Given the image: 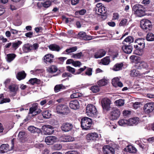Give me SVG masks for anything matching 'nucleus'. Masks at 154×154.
<instances>
[{
  "label": "nucleus",
  "mask_w": 154,
  "mask_h": 154,
  "mask_svg": "<svg viewBox=\"0 0 154 154\" xmlns=\"http://www.w3.org/2000/svg\"><path fill=\"white\" fill-rule=\"evenodd\" d=\"M82 56L83 54L82 52H80L75 54H72L71 57L76 59H80Z\"/></svg>",
  "instance_id": "48"
},
{
  "label": "nucleus",
  "mask_w": 154,
  "mask_h": 154,
  "mask_svg": "<svg viewBox=\"0 0 154 154\" xmlns=\"http://www.w3.org/2000/svg\"><path fill=\"white\" fill-rule=\"evenodd\" d=\"M26 74L24 71L18 72L16 75V78L19 81L24 79L26 77Z\"/></svg>",
  "instance_id": "28"
},
{
  "label": "nucleus",
  "mask_w": 154,
  "mask_h": 154,
  "mask_svg": "<svg viewBox=\"0 0 154 154\" xmlns=\"http://www.w3.org/2000/svg\"><path fill=\"white\" fill-rule=\"evenodd\" d=\"M142 6L141 5L137 4L134 5L133 10L134 14L138 17L143 16L144 15V11L143 10L141 9Z\"/></svg>",
  "instance_id": "5"
},
{
  "label": "nucleus",
  "mask_w": 154,
  "mask_h": 154,
  "mask_svg": "<svg viewBox=\"0 0 154 154\" xmlns=\"http://www.w3.org/2000/svg\"><path fill=\"white\" fill-rule=\"evenodd\" d=\"M130 74L131 76H136L140 75V73L137 70L134 69L131 70Z\"/></svg>",
  "instance_id": "47"
},
{
  "label": "nucleus",
  "mask_w": 154,
  "mask_h": 154,
  "mask_svg": "<svg viewBox=\"0 0 154 154\" xmlns=\"http://www.w3.org/2000/svg\"><path fill=\"white\" fill-rule=\"evenodd\" d=\"M67 59L66 57H60L56 58V60L57 63L60 64H63L64 61Z\"/></svg>",
  "instance_id": "50"
},
{
  "label": "nucleus",
  "mask_w": 154,
  "mask_h": 154,
  "mask_svg": "<svg viewBox=\"0 0 154 154\" xmlns=\"http://www.w3.org/2000/svg\"><path fill=\"white\" fill-rule=\"evenodd\" d=\"M119 125L121 126H125L126 125H128V121L126 119H122L118 122Z\"/></svg>",
  "instance_id": "38"
},
{
  "label": "nucleus",
  "mask_w": 154,
  "mask_h": 154,
  "mask_svg": "<svg viewBox=\"0 0 154 154\" xmlns=\"http://www.w3.org/2000/svg\"><path fill=\"white\" fill-rule=\"evenodd\" d=\"M22 43V42L21 41L18 40L13 42L12 43L11 49L15 51Z\"/></svg>",
  "instance_id": "29"
},
{
  "label": "nucleus",
  "mask_w": 154,
  "mask_h": 154,
  "mask_svg": "<svg viewBox=\"0 0 154 154\" xmlns=\"http://www.w3.org/2000/svg\"><path fill=\"white\" fill-rule=\"evenodd\" d=\"M122 49L125 53L130 54L132 51L133 48L131 45H123L122 47Z\"/></svg>",
  "instance_id": "23"
},
{
  "label": "nucleus",
  "mask_w": 154,
  "mask_h": 154,
  "mask_svg": "<svg viewBox=\"0 0 154 154\" xmlns=\"http://www.w3.org/2000/svg\"><path fill=\"white\" fill-rule=\"evenodd\" d=\"M77 49V48L76 46L68 48V54L69 53L75 51Z\"/></svg>",
  "instance_id": "55"
},
{
  "label": "nucleus",
  "mask_w": 154,
  "mask_h": 154,
  "mask_svg": "<svg viewBox=\"0 0 154 154\" xmlns=\"http://www.w3.org/2000/svg\"><path fill=\"white\" fill-rule=\"evenodd\" d=\"M135 67L137 69H140L142 68L147 69L148 67V65L146 63L140 61L136 63Z\"/></svg>",
  "instance_id": "19"
},
{
  "label": "nucleus",
  "mask_w": 154,
  "mask_h": 154,
  "mask_svg": "<svg viewBox=\"0 0 154 154\" xmlns=\"http://www.w3.org/2000/svg\"><path fill=\"white\" fill-rule=\"evenodd\" d=\"M127 24V20L126 19H122L120 21L119 26H126Z\"/></svg>",
  "instance_id": "53"
},
{
  "label": "nucleus",
  "mask_w": 154,
  "mask_h": 154,
  "mask_svg": "<svg viewBox=\"0 0 154 154\" xmlns=\"http://www.w3.org/2000/svg\"><path fill=\"white\" fill-rule=\"evenodd\" d=\"M57 137L53 136H50L46 137L45 138V141L48 145L52 144L56 141Z\"/></svg>",
  "instance_id": "20"
},
{
  "label": "nucleus",
  "mask_w": 154,
  "mask_h": 154,
  "mask_svg": "<svg viewBox=\"0 0 154 154\" xmlns=\"http://www.w3.org/2000/svg\"><path fill=\"white\" fill-rule=\"evenodd\" d=\"M101 103L103 109L106 110H109V109L111 101L108 98L105 97L103 98L101 101Z\"/></svg>",
  "instance_id": "12"
},
{
  "label": "nucleus",
  "mask_w": 154,
  "mask_h": 154,
  "mask_svg": "<svg viewBox=\"0 0 154 154\" xmlns=\"http://www.w3.org/2000/svg\"><path fill=\"white\" fill-rule=\"evenodd\" d=\"M96 13L99 15H102L106 12V8L102 5L101 3L97 4L95 7Z\"/></svg>",
  "instance_id": "8"
},
{
  "label": "nucleus",
  "mask_w": 154,
  "mask_h": 154,
  "mask_svg": "<svg viewBox=\"0 0 154 154\" xmlns=\"http://www.w3.org/2000/svg\"><path fill=\"white\" fill-rule=\"evenodd\" d=\"M90 90L94 93H97L100 91V88L97 85H94L91 87Z\"/></svg>",
  "instance_id": "45"
},
{
  "label": "nucleus",
  "mask_w": 154,
  "mask_h": 154,
  "mask_svg": "<svg viewBox=\"0 0 154 154\" xmlns=\"http://www.w3.org/2000/svg\"><path fill=\"white\" fill-rule=\"evenodd\" d=\"M62 130L64 132H66L67 131V123H66L63 124L61 126Z\"/></svg>",
  "instance_id": "54"
},
{
  "label": "nucleus",
  "mask_w": 154,
  "mask_h": 154,
  "mask_svg": "<svg viewBox=\"0 0 154 154\" xmlns=\"http://www.w3.org/2000/svg\"><path fill=\"white\" fill-rule=\"evenodd\" d=\"M78 36L80 39L84 40H88L91 39L90 36L87 35L85 32H81L78 34Z\"/></svg>",
  "instance_id": "25"
},
{
  "label": "nucleus",
  "mask_w": 154,
  "mask_h": 154,
  "mask_svg": "<svg viewBox=\"0 0 154 154\" xmlns=\"http://www.w3.org/2000/svg\"><path fill=\"white\" fill-rule=\"evenodd\" d=\"M43 117L45 119H49L50 118L51 114L48 110L45 111L42 113Z\"/></svg>",
  "instance_id": "36"
},
{
  "label": "nucleus",
  "mask_w": 154,
  "mask_h": 154,
  "mask_svg": "<svg viewBox=\"0 0 154 154\" xmlns=\"http://www.w3.org/2000/svg\"><path fill=\"white\" fill-rule=\"evenodd\" d=\"M25 132L23 131H20L18 135V138L21 141H23L25 136Z\"/></svg>",
  "instance_id": "41"
},
{
  "label": "nucleus",
  "mask_w": 154,
  "mask_h": 154,
  "mask_svg": "<svg viewBox=\"0 0 154 154\" xmlns=\"http://www.w3.org/2000/svg\"><path fill=\"white\" fill-rule=\"evenodd\" d=\"M54 56L51 54H46L44 57V61L46 64L51 63L54 61Z\"/></svg>",
  "instance_id": "18"
},
{
  "label": "nucleus",
  "mask_w": 154,
  "mask_h": 154,
  "mask_svg": "<svg viewBox=\"0 0 154 154\" xmlns=\"http://www.w3.org/2000/svg\"><path fill=\"white\" fill-rule=\"evenodd\" d=\"M92 123V120L88 117H85L82 119L81 127L83 129L88 130L90 128Z\"/></svg>",
  "instance_id": "3"
},
{
  "label": "nucleus",
  "mask_w": 154,
  "mask_h": 154,
  "mask_svg": "<svg viewBox=\"0 0 154 154\" xmlns=\"http://www.w3.org/2000/svg\"><path fill=\"white\" fill-rule=\"evenodd\" d=\"M48 48L51 51H59L60 49V47L55 44L50 45L48 46Z\"/></svg>",
  "instance_id": "31"
},
{
  "label": "nucleus",
  "mask_w": 154,
  "mask_h": 154,
  "mask_svg": "<svg viewBox=\"0 0 154 154\" xmlns=\"http://www.w3.org/2000/svg\"><path fill=\"white\" fill-rule=\"evenodd\" d=\"M125 149H126L127 152L132 153H135L137 151L135 148L131 145L128 146Z\"/></svg>",
  "instance_id": "34"
},
{
  "label": "nucleus",
  "mask_w": 154,
  "mask_h": 154,
  "mask_svg": "<svg viewBox=\"0 0 154 154\" xmlns=\"http://www.w3.org/2000/svg\"><path fill=\"white\" fill-rule=\"evenodd\" d=\"M62 145L60 144H55L53 146L52 149L55 150H60L62 148Z\"/></svg>",
  "instance_id": "51"
},
{
  "label": "nucleus",
  "mask_w": 154,
  "mask_h": 154,
  "mask_svg": "<svg viewBox=\"0 0 154 154\" xmlns=\"http://www.w3.org/2000/svg\"><path fill=\"white\" fill-rule=\"evenodd\" d=\"M110 59L109 57H106L101 60V63L104 65H107L110 62Z\"/></svg>",
  "instance_id": "35"
},
{
  "label": "nucleus",
  "mask_w": 154,
  "mask_h": 154,
  "mask_svg": "<svg viewBox=\"0 0 154 154\" xmlns=\"http://www.w3.org/2000/svg\"><path fill=\"white\" fill-rule=\"evenodd\" d=\"M33 35V32H29L27 33H26L25 34V35L26 37L31 38L32 37V35Z\"/></svg>",
  "instance_id": "63"
},
{
  "label": "nucleus",
  "mask_w": 154,
  "mask_h": 154,
  "mask_svg": "<svg viewBox=\"0 0 154 154\" xmlns=\"http://www.w3.org/2000/svg\"><path fill=\"white\" fill-rule=\"evenodd\" d=\"M43 128L45 134L49 135L54 133V128L51 125H45L43 127Z\"/></svg>",
  "instance_id": "16"
},
{
  "label": "nucleus",
  "mask_w": 154,
  "mask_h": 154,
  "mask_svg": "<svg viewBox=\"0 0 154 154\" xmlns=\"http://www.w3.org/2000/svg\"><path fill=\"white\" fill-rule=\"evenodd\" d=\"M68 71L71 72L73 74H76V73L75 74V69L72 68L70 66H68Z\"/></svg>",
  "instance_id": "62"
},
{
  "label": "nucleus",
  "mask_w": 154,
  "mask_h": 154,
  "mask_svg": "<svg viewBox=\"0 0 154 154\" xmlns=\"http://www.w3.org/2000/svg\"><path fill=\"white\" fill-rule=\"evenodd\" d=\"M115 103L118 106H121L124 104V101L122 99H120L116 100L115 102Z\"/></svg>",
  "instance_id": "49"
},
{
  "label": "nucleus",
  "mask_w": 154,
  "mask_h": 154,
  "mask_svg": "<svg viewBox=\"0 0 154 154\" xmlns=\"http://www.w3.org/2000/svg\"><path fill=\"white\" fill-rule=\"evenodd\" d=\"M67 106L64 105H59L57 106L56 111L58 114L62 115H67Z\"/></svg>",
  "instance_id": "7"
},
{
  "label": "nucleus",
  "mask_w": 154,
  "mask_h": 154,
  "mask_svg": "<svg viewBox=\"0 0 154 154\" xmlns=\"http://www.w3.org/2000/svg\"><path fill=\"white\" fill-rule=\"evenodd\" d=\"M140 26L143 29H149L152 26V24L150 21L148 20L143 19L140 22Z\"/></svg>",
  "instance_id": "9"
},
{
  "label": "nucleus",
  "mask_w": 154,
  "mask_h": 154,
  "mask_svg": "<svg viewBox=\"0 0 154 154\" xmlns=\"http://www.w3.org/2000/svg\"><path fill=\"white\" fill-rule=\"evenodd\" d=\"M97 111L95 106L91 104H88L86 108V113L89 116H94L96 114Z\"/></svg>",
  "instance_id": "4"
},
{
  "label": "nucleus",
  "mask_w": 154,
  "mask_h": 154,
  "mask_svg": "<svg viewBox=\"0 0 154 154\" xmlns=\"http://www.w3.org/2000/svg\"><path fill=\"white\" fill-rule=\"evenodd\" d=\"M10 92L13 93L12 96H15L17 94V92L19 90V87L17 85L12 84L10 85L8 88Z\"/></svg>",
  "instance_id": "17"
},
{
  "label": "nucleus",
  "mask_w": 154,
  "mask_h": 154,
  "mask_svg": "<svg viewBox=\"0 0 154 154\" xmlns=\"http://www.w3.org/2000/svg\"><path fill=\"white\" fill-rule=\"evenodd\" d=\"M82 95V94L81 93L76 92L70 95V97L71 98H74L80 97Z\"/></svg>",
  "instance_id": "52"
},
{
  "label": "nucleus",
  "mask_w": 154,
  "mask_h": 154,
  "mask_svg": "<svg viewBox=\"0 0 154 154\" xmlns=\"http://www.w3.org/2000/svg\"><path fill=\"white\" fill-rule=\"evenodd\" d=\"M125 42L130 44L133 42H134V39L132 37L129 36L125 38L124 41L122 43L123 44H125L124 42Z\"/></svg>",
  "instance_id": "46"
},
{
  "label": "nucleus",
  "mask_w": 154,
  "mask_h": 154,
  "mask_svg": "<svg viewBox=\"0 0 154 154\" xmlns=\"http://www.w3.org/2000/svg\"><path fill=\"white\" fill-rule=\"evenodd\" d=\"M119 79L118 77H116L113 78L112 80V84L115 87L119 86L120 87H122L123 86V84L119 82Z\"/></svg>",
  "instance_id": "24"
},
{
  "label": "nucleus",
  "mask_w": 154,
  "mask_h": 154,
  "mask_svg": "<svg viewBox=\"0 0 154 154\" xmlns=\"http://www.w3.org/2000/svg\"><path fill=\"white\" fill-rule=\"evenodd\" d=\"M141 103L139 102H136L133 104V106L135 109H137L140 106Z\"/></svg>",
  "instance_id": "59"
},
{
  "label": "nucleus",
  "mask_w": 154,
  "mask_h": 154,
  "mask_svg": "<svg viewBox=\"0 0 154 154\" xmlns=\"http://www.w3.org/2000/svg\"><path fill=\"white\" fill-rule=\"evenodd\" d=\"M87 67L86 66H84L83 68H80L78 70V72H77L76 73V74H80L82 72H83L85 69Z\"/></svg>",
  "instance_id": "64"
},
{
  "label": "nucleus",
  "mask_w": 154,
  "mask_h": 154,
  "mask_svg": "<svg viewBox=\"0 0 154 154\" xmlns=\"http://www.w3.org/2000/svg\"><path fill=\"white\" fill-rule=\"evenodd\" d=\"M146 39L147 40L149 41H154V34L152 33H149L146 35Z\"/></svg>",
  "instance_id": "42"
},
{
  "label": "nucleus",
  "mask_w": 154,
  "mask_h": 154,
  "mask_svg": "<svg viewBox=\"0 0 154 154\" xmlns=\"http://www.w3.org/2000/svg\"><path fill=\"white\" fill-rule=\"evenodd\" d=\"M65 88V87L63 84H59L56 85L54 88V91L55 93H57L61 91V89Z\"/></svg>",
  "instance_id": "33"
},
{
  "label": "nucleus",
  "mask_w": 154,
  "mask_h": 154,
  "mask_svg": "<svg viewBox=\"0 0 154 154\" xmlns=\"http://www.w3.org/2000/svg\"><path fill=\"white\" fill-rule=\"evenodd\" d=\"M72 65L75 67H79L81 65V63L79 61H74Z\"/></svg>",
  "instance_id": "61"
},
{
  "label": "nucleus",
  "mask_w": 154,
  "mask_h": 154,
  "mask_svg": "<svg viewBox=\"0 0 154 154\" xmlns=\"http://www.w3.org/2000/svg\"><path fill=\"white\" fill-rule=\"evenodd\" d=\"M27 83L30 84L32 85L35 84L40 85L41 84V81L40 79L36 78H31L29 80Z\"/></svg>",
  "instance_id": "27"
},
{
  "label": "nucleus",
  "mask_w": 154,
  "mask_h": 154,
  "mask_svg": "<svg viewBox=\"0 0 154 154\" xmlns=\"http://www.w3.org/2000/svg\"><path fill=\"white\" fill-rule=\"evenodd\" d=\"M12 146L11 148L8 144H3L0 146V152L2 153L7 152L13 149L14 147V139H12L11 140Z\"/></svg>",
  "instance_id": "6"
},
{
  "label": "nucleus",
  "mask_w": 154,
  "mask_h": 154,
  "mask_svg": "<svg viewBox=\"0 0 154 154\" xmlns=\"http://www.w3.org/2000/svg\"><path fill=\"white\" fill-rule=\"evenodd\" d=\"M58 70L56 66L52 65L50 66L48 68V71L50 73H53L56 72Z\"/></svg>",
  "instance_id": "39"
},
{
  "label": "nucleus",
  "mask_w": 154,
  "mask_h": 154,
  "mask_svg": "<svg viewBox=\"0 0 154 154\" xmlns=\"http://www.w3.org/2000/svg\"><path fill=\"white\" fill-rule=\"evenodd\" d=\"M135 43L137 45H134V47L137 49V53L136 54L139 55H141L143 53V49L145 47L144 39L142 38L137 39L135 41Z\"/></svg>",
  "instance_id": "1"
},
{
  "label": "nucleus",
  "mask_w": 154,
  "mask_h": 154,
  "mask_svg": "<svg viewBox=\"0 0 154 154\" xmlns=\"http://www.w3.org/2000/svg\"><path fill=\"white\" fill-rule=\"evenodd\" d=\"M98 137V135L95 132L90 133L88 134L86 137V139L88 142L95 141Z\"/></svg>",
  "instance_id": "14"
},
{
  "label": "nucleus",
  "mask_w": 154,
  "mask_h": 154,
  "mask_svg": "<svg viewBox=\"0 0 154 154\" xmlns=\"http://www.w3.org/2000/svg\"><path fill=\"white\" fill-rule=\"evenodd\" d=\"M154 109V103L149 102L145 104L143 107L144 112L147 113L152 112Z\"/></svg>",
  "instance_id": "11"
},
{
  "label": "nucleus",
  "mask_w": 154,
  "mask_h": 154,
  "mask_svg": "<svg viewBox=\"0 0 154 154\" xmlns=\"http://www.w3.org/2000/svg\"><path fill=\"white\" fill-rule=\"evenodd\" d=\"M28 130L31 133H39L41 132L40 129L35 127L33 126H30L28 127Z\"/></svg>",
  "instance_id": "30"
},
{
  "label": "nucleus",
  "mask_w": 154,
  "mask_h": 154,
  "mask_svg": "<svg viewBox=\"0 0 154 154\" xmlns=\"http://www.w3.org/2000/svg\"><path fill=\"white\" fill-rule=\"evenodd\" d=\"M60 141L63 142H67V136L63 135L60 138Z\"/></svg>",
  "instance_id": "57"
},
{
  "label": "nucleus",
  "mask_w": 154,
  "mask_h": 154,
  "mask_svg": "<svg viewBox=\"0 0 154 154\" xmlns=\"http://www.w3.org/2000/svg\"><path fill=\"white\" fill-rule=\"evenodd\" d=\"M108 83V81L105 79L100 80L97 82L98 85L100 86H103L106 85Z\"/></svg>",
  "instance_id": "44"
},
{
  "label": "nucleus",
  "mask_w": 154,
  "mask_h": 154,
  "mask_svg": "<svg viewBox=\"0 0 154 154\" xmlns=\"http://www.w3.org/2000/svg\"><path fill=\"white\" fill-rule=\"evenodd\" d=\"M75 129V128L72 124L68 123V132H69V133L73 134L74 132Z\"/></svg>",
  "instance_id": "40"
},
{
  "label": "nucleus",
  "mask_w": 154,
  "mask_h": 154,
  "mask_svg": "<svg viewBox=\"0 0 154 154\" xmlns=\"http://www.w3.org/2000/svg\"><path fill=\"white\" fill-rule=\"evenodd\" d=\"M128 125L133 126L137 125L139 122V119L137 117H134L128 120Z\"/></svg>",
  "instance_id": "22"
},
{
  "label": "nucleus",
  "mask_w": 154,
  "mask_h": 154,
  "mask_svg": "<svg viewBox=\"0 0 154 154\" xmlns=\"http://www.w3.org/2000/svg\"><path fill=\"white\" fill-rule=\"evenodd\" d=\"M44 2L43 4V6L45 8L49 7L51 5V2H48L47 0Z\"/></svg>",
  "instance_id": "56"
},
{
  "label": "nucleus",
  "mask_w": 154,
  "mask_h": 154,
  "mask_svg": "<svg viewBox=\"0 0 154 154\" xmlns=\"http://www.w3.org/2000/svg\"><path fill=\"white\" fill-rule=\"evenodd\" d=\"M39 46L38 43H34L32 45L30 44L27 43L24 45L22 49L24 53H27L31 52L32 50H37Z\"/></svg>",
  "instance_id": "2"
},
{
  "label": "nucleus",
  "mask_w": 154,
  "mask_h": 154,
  "mask_svg": "<svg viewBox=\"0 0 154 154\" xmlns=\"http://www.w3.org/2000/svg\"><path fill=\"white\" fill-rule=\"evenodd\" d=\"M92 69L91 68H88L85 72V74L88 76H91L92 74Z\"/></svg>",
  "instance_id": "60"
},
{
  "label": "nucleus",
  "mask_w": 154,
  "mask_h": 154,
  "mask_svg": "<svg viewBox=\"0 0 154 154\" xmlns=\"http://www.w3.org/2000/svg\"><path fill=\"white\" fill-rule=\"evenodd\" d=\"M86 12V10L85 9H82L75 12V14L76 15H84Z\"/></svg>",
  "instance_id": "43"
},
{
  "label": "nucleus",
  "mask_w": 154,
  "mask_h": 154,
  "mask_svg": "<svg viewBox=\"0 0 154 154\" xmlns=\"http://www.w3.org/2000/svg\"><path fill=\"white\" fill-rule=\"evenodd\" d=\"M103 151L104 154H114V149L111 147L107 146H104L103 147Z\"/></svg>",
  "instance_id": "15"
},
{
  "label": "nucleus",
  "mask_w": 154,
  "mask_h": 154,
  "mask_svg": "<svg viewBox=\"0 0 154 154\" xmlns=\"http://www.w3.org/2000/svg\"><path fill=\"white\" fill-rule=\"evenodd\" d=\"M16 56V54L14 53L8 54L6 58V60L8 62L10 63L15 58Z\"/></svg>",
  "instance_id": "32"
},
{
  "label": "nucleus",
  "mask_w": 154,
  "mask_h": 154,
  "mask_svg": "<svg viewBox=\"0 0 154 154\" xmlns=\"http://www.w3.org/2000/svg\"><path fill=\"white\" fill-rule=\"evenodd\" d=\"M69 106L72 109L76 110L79 107V104L77 100H73L71 101L69 103Z\"/></svg>",
  "instance_id": "21"
},
{
  "label": "nucleus",
  "mask_w": 154,
  "mask_h": 154,
  "mask_svg": "<svg viewBox=\"0 0 154 154\" xmlns=\"http://www.w3.org/2000/svg\"><path fill=\"white\" fill-rule=\"evenodd\" d=\"M106 53V52L105 51L103 50H100L95 53L94 57L96 59L100 58L104 56Z\"/></svg>",
  "instance_id": "26"
},
{
  "label": "nucleus",
  "mask_w": 154,
  "mask_h": 154,
  "mask_svg": "<svg viewBox=\"0 0 154 154\" xmlns=\"http://www.w3.org/2000/svg\"><path fill=\"white\" fill-rule=\"evenodd\" d=\"M123 66L122 63H117L115 64L113 66V69L115 71H118L121 70Z\"/></svg>",
  "instance_id": "37"
},
{
  "label": "nucleus",
  "mask_w": 154,
  "mask_h": 154,
  "mask_svg": "<svg viewBox=\"0 0 154 154\" xmlns=\"http://www.w3.org/2000/svg\"><path fill=\"white\" fill-rule=\"evenodd\" d=\"M11 101L10 99L9 98H3L0 101V104H2L4 103H9Z\"/></svg>",
  "instance_id": "58"
},
{
  "label": "nucleus",
  "mask_w": 154,
  "mask_h": 154,
  "mask_svg": "<svg viewBox=\"0 0 154 154\" xmlns=\"http://www.w3.org/2000/svg\"><path fill=\"white\" fill-rule=\"evenodd\" d=\"M38 104L37 103H33L32 106L29 108V114H32V116H33L40 113L42 111L40 109H38H38Z\"/></svg>",
  "instance_id": "10"
},
{
  "label": "nucleus",
  "mask_w": 154,
  "mask_h": 154,
  "mask_svg": "<svg viewBox=\"0 0 154 154\" xmlns=\"http://www.w3.org/2000/svg\"><path fill=\"white\" fill-rule=\"evenodd\" d=\"M120 115L119 110L117 109H114L110 112V118L112 120L116 119L119 117Z\"/></svg>",
  "instance_id": "13"
}]
</instances>
